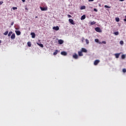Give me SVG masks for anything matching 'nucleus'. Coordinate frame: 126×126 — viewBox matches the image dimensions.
I'll list each match as a JSON object with an SVG mask.
<instances>
[{
  "instance_id": "1",
  "label": "nucleus",
  "mask_w": 126,
  "mask_h": 126,
  "mask_svg": "<svg viewBox=\"0 0 126 126\" xmlns=\"http://www.w3.org/2000/svg\"><path fill=\"white\" fill-rule=\"evenodd\" d=\"M68 21H69V22H70V23H71V24H72V25H74L75 24V23H74V21H73V19H69Z\"/></svg>"
},
{
  "instance_id": "2",
  "label": "nucleus",
  "mask_w": 126,
  "mask_h": 126,
  "mask_svg": "<svg viewBox=\"0 0 126 126\" xmlns=\"http://www.w3.org/2000/svg\"><path fill=\"white\" fill-rule=\"evenodd\" d=\"M95 31H96V32H99V33H101V32H102V30H101V29H100V28L99 27L95 28Z\"/></svg>"
},
{
  "instance_id": "3",
  "label": "nucleus",
  "mask_w": 126,
  "mask_h": 126,
  "mask_svg": "<svg viewBox=\"0 0 126 126\" xmlns=\"http://www.w3.org/2000/svg\"><path fill=\"white\" fill-rule=\"evenodd\" d=\"M100 63V60H96L94 61V65H97L98 64V63Z\"/></svg>"
},
{
  "instance_id": "4",
  "label": "nucleus",
  "mask_w": 126,
  "mask_h": 126,
  "mask_svg": "<svg viewBox=\"0 0 126 126\" xmlns=\"http://www.w3.org/2000/svg\"><path fill=\"white\" fill-rule=\"evenodd\" d=\"M81 51L82 53H87V50L84 48H82Z\"/></svg>"
},
{
  "instance_id": "5",
  "label": "nucleus",
  "mask_w": 126,
  "mask_h": 126,
  "mask_svg": "<svg viewBox=\"0 0 126 126\" xmlns=\"http://www.w3.org/2000/svg\"><path fill=\"white\" fill-rule=\"evenodd\" d=\"M15 33L18 36H19V35H21V32H20V31H15Z\"/></svg>"
},
{
  "instance_id": "6",
  "label": "nucleus",
  "mask_w": 126,
  "mask_h": 126,
  "mask_svg": "<svg viewBox=\"0 0 126 126\" xmlns=\"http://www.w3.org/2000/svg\"><path fill=\"white\" fill-rule=\"evenodd\" d=\"M11 39L12 40H14L15 39V33H12L11 36Z\"/></svg>"
},
{
  "instance_id": "7",
  "label": "nucleus",
  "mask_w": 126,
  "mask_h": 126,
  "mask_svg": "<svg viewBox=\"0 0 126 126\" xmlns=\"http://www.w3.org/2000/svg\"><path fill=\"white\" fill-rule=\"evenodd\" d=\"M73 58L77 60V59H78V55H77L76 53H75L74 55H73Z\"/></svg>"
},
{
  "instance_id": "8",
  "label": "nucleus",
  "mask_w": 126,
  "mask_h": 126,
  "mask_svg": "<svg viewBox=\"0 0 126 126\" xmlns=\"http://www.w3.org/2000/svg\"><path fill=\"white\" fill-rule=\"evenodd\" d=\"M53 29H54V30H56V31H58V30H60V28H59V26L54 27L53 28Z\"/></svg>"
},
{
  "instance_id": "9",
  "label": "nucleus",
  "mask_w": 126,
  "mask_h": 126,
  "mask_svg": "<svg viewBox=\"0 0 126 126\" xmlns=\"http://www.w3.org/2000/svg\"><path fill=\"white\" fill-rule=\"evenodd\" d=\"M61 55L63 56H66L67 55V53L65 51H62L61 52Z\"/></svg>"
},
{
  "instance_id": "10",
  "label": "nucleus",
  "mask_w": 126,
  "mask_h": 126,
  "mask_svg": "<svg viewBox=\"0 0 126 126\" xmlns=\"http://www.w3.org/2000/svg\"><path fill=\"white\" fill-rule=\"evenodd\" d=\"M58 43H59V44H60V45H62V44L63 43V40L62 39H60L58 40Z\"/></svg>"
},
{
  "instance_id": "11",
  "label": "nucleus",
  "mask_w": 126,
  "mask_h": 126,
  "mask_svg": "<svg viewBox=\"0 0 126 126\" xmlns=\"http://www.w3.org/2000/svg\"><path fill=\"white\" fill-rule=\"evenodd\" d=\"M85 18H86V16L85 15H83L81 17V20H84V19H85Z\"/></svg>"
},
{
  "instance_id": "12",
  "label": "nucleus",
  "mask_w": 126,
  "mask_h": 126,
  "mask_svg": "<svg viewBox=\"0 0 126 126\" xmlns=\"http://www.w3.org/2000/svg\"><path fill=\"white\" fill-rule=\"evenodd\" d=\"M78 54L80 57H82L83 56V54L82 53V51H78Z\"/></svg>"
},
{
  "instance_id": "13",
  "label": "nucleus",
  "mask_w": 126,
  "mask_h": 126,
  "mask_svg": "<svg viewBox=\"0 0 126 126\" xmlns=\"http://www.w3.org/2000/svg\"><path fill=\"white\" fill-rule=\"evenodd\" d=\"M120 55H121V53H117L115 54V56L116 58V59H119V57H120Z\"/></svg>"
},
{
  "instance_id": "14",
  "label": "nucleus",
  "mask_w": 126,
  "mask_h": 126,
  "mask_svg": "<svg viewBox=\"0 0 126 126\" xmlns=\"http://www.w3.org/2000/svg\"><path fill=\"white\" fill-rule=\"evenodd\" d=\"M40 8L42 11H45V10H47V8L46 7H40Z\"/></svg>"
},
{
  "instance_id": "15",
  "label": "nucleus",
  "mask_w": 126,
  "mask_h": 126,
  "mask_svg": "<svg viewBox=\"0 0 126 126\" xmlns=\"http://www.w3.org/2000/svg\"><path fill=\"white\" fill-rule=\"evenodd\" d=\"M36 44L39 46L41 48H44V45L41 43H36Z\"/></svg>"
},
{
  "instance_id": "16",
  "label": "nucleus",
  "mask_w": 126,
  "mask_h": 126,
  "mask_svg": "<svg viewBox=\"0 0 126 126\" xmlns=\"http://www.w3.org/2000/svg\"><path fill=\"white\" fill-rule=\"evenodd\" d=\"M31 35H32V38H35V33L34 32H31Z\"/></svg>"
},
{
  "instance_id": "17",
  "label": "nucleus",
  "mask_w": 126,
  "mask_h": 126,
  "mask_svg": "<svg viewBox=\"0 0 126 126\" xmlns=\"http://www.w3.org/2000/svg\"><path fill=\"white\" fill-rule=\"evenodd\" d=\"M59 53V51L58 50H56L53 53L54 56H56Z\"/></svg>"
},
{
  "instance_id": "18",
  "label": "nucleus",
  "mask_w": 126,
  "mask_h": 126,
  "mask_svg": "<svg viewBox=\"0 0 126 126\" xmlns=\"http://www.w3.org/2000/svg\"><path fill=\"white\" fill-rule=\"evenodd\" d=\"M27 45H28V47H31L32 44H31V42L30 41H28L27 42Z\"/></svg>"
},
{
  "instance_id": "19",
  "label": "nucleus",
  "mask_w": 126,
  "mask_h": 126,
  "mask_svg": "<svg viewBox=\"0 0 126 126\" xmlns=\"http://www.w3.org/2000/svg\"><path fill=\"white\" fill-rule=\"evenodd\" d=\"M90 24L91 25H94L96 24V22L95 21L91 22Z\"/></svg>"
},
{
  "instance_id": "20",
  "label": "nucleus",
  "mask_w": 126,
  "mask_h": 126,
  "mask_svg": "<svg viewBox=\"0 0 126 126\" xmlns=\"http://www.w3.org/2000/svg\"><path fill=\"white\" fill-rule=\"evenodd\" d=\"M115 20L116 22H120V18L117 17L115 18Z\"/></svg>"
},
{
  "instance_id": "21",
  "label": "nucleus",
  "mask_w": 126,
  "mask_h": 126,
  "mask_svg": "<svg viewBox=\"0 0 126 126\" xmlns=\"http://www.w3.org/2000/svg\"><path fill=\"white\" fill-rule=\"evenodd\" d=\"M85 8H86V6H82L81 7H80V9L82 10V9H85Z\"/></svg>"
},
{
  "instance_id": "22",
  "label": "nucleus",
  "mask_w": 126,
  "mask_h": 126,
  "mask_svg": "<svg viewBox=\"0 0 126 126\" xmlns=\"http://www.w3.org/2000/svg\"><path fill=\"white\" fill-rule=\"evenodd\" d=\"M8 34V31H6L5 32L3 33V35H5V36H6Z\"/></svg>"
},
{
  "instance_id": "23",
  "label": "nucleus",
  "mask_w": 126,
  "mask_h": 126,
  "mask_svg": "<svg viewBox=\"0 0 126 126\" xmlns=\"http://www.w3.org/2000/svg\"><path fill=\"white\" fill-rule=\"evenodd\" d=\"M11 34H12V32H9L8 34V37H10V36H11Z\"/></svg>"
},
{
  "instance_id": "24",
  "label": "nucleus",
  "mask_w": 126,
  "mask_h": 126,
  "mask_svg": "<svg viewBox=\"0 0 126 126\" xmlns=\"http://www.w3.org/2000/svg\"><path fill=\"white\" fill-rule=\"evenodd\" d=\"M104 7H105L106 8H111V6H109L107 5H104Z\"/></svg>"
},
{
  "instance_id": "25",
  "label": "nucleus",
  "mask_w": 126,
  "mask_h": 126,
  "mask_svg": "<svg viewBox=\"0 0 126 126\" xmlns=\"http://www.w3.org/2000/svg\"><path fill=\"white\" fill-rule=\"evenodd\" d=\"M122 59H126V55H122Z\"/></svg>"
},
{
  "instance_id": "26",
  "label": "nucleus",
  "mask_w": 126,
  "mask_h": 126,
  "mask_svg": "<svg viewBox=\"0 0 126 126\" xmlns=\"http://www.w3.org/2000/svg\"><path fill=\"white\" fill-rule=\"evenodd\" d=\"M95 42H96V43H98L99 42V39H94Z\"/></svg>"
},
{
  "instance_id": "27",
  "label": "nucleus",
  "mask_w": 126,
  "mask_h": 126,
  "mask_svg": "<svg viewBox=\"0 0 126 126\" xmlns=\"http://www.w3.org/2000/svg\"><path fill=\"white\" fill-rule=\"evenodd\" d=\"M115 35H119V32H114Z\"/></svg>"
},
{
  "instance_id": "28",
  "label": "nucleus",
  "mask_w": 126,
  "mask_h": 126,
  "mask_svg": "<svg viewBox=\"0 0 126 126\" xmlns=\"http://www.w3.org/2000/svg\"><path fill=\"white\" fill-rule=\"evenodd\" d=\"M120 43L121 44V45H123L124 44V41L123 40L120 41Z\"/></svg>"
},
{
  "instance_id": "29",
  "label": "nucleus",
  "mask_w": 126,
  "mask_h": 126,
  "mask_svg": "<svg viewBox=\"0 0 126 126\" xmlns=\"http://www.w3.org/2000/svg\"><path fill=\"white\" fill-rule=\"evenodd\" d=\"M86 42L87 44H89V40L87 39H86Z\"/></svg>"
},
{
  "instance_id": "30",
  "label": "nucleus",
  "mask_w": 126,
  "mask_h": 126,
  "mask_svg": "<svg viewBox=\"0 0 126 126\" xmlns=\"http://www.w3.org/2000/svg\"><path fill=\"white\" fill-rule=\"evenodd\" d=\"M123 72H124V73H126V68L123 69Z\"/></svg>"
},
{
  "instance_id": "31",
  "label": "nucleus",
  "mask_w": 126,
  "mask_h": 126,
  "mask_svg": "<svg viewBox=\"0 0 126 126\" xmlns=\"http://www.w3.org/2000/svg\"><path fill=\"white\" fill-rule=\"evenodd\" d=\"M12 9H13V10H15V9H17V7H13L12 8Z\"/></svg>"
},
{
  "instance_id": "32",
  "label": "nucleus",
  "mask_w": 126,
  "mask_h": 126,
  "mask_svg": "<svg viewBox=\"0 0 126 126\" xmlns=\"http://www.w3.org/2000/svg\"><path fill=\"white\" fill-rule=\"evenodd\" d=\"M94 11H95V12H97L98 11V10H97V9H96V8H94Z\"/></svg>"
},
{
  "instance_id": "33",
  "label": "nucleus",
  "mask_w": 126,
  "mask_h": 126,
  "mask_svg": "<svg viewBox=\"0 0 126 126\" xmlns=\"http://www.w3.org/2000/svg\"><path fill=\"white\" fill-rule=\"evenodd\" d=\"M67 16H68V18H71V15H69V14H68V15H67Z\"/></svg>"
},
{
  "instance_id": "34",
  "label": "nucleus",
  "mask_w": 126,
  "mask_h": 126,
  "mask_svg": "<svg viewBox=\"0 0 126 126\" xmlns=\"http://www.w3.org/2000/svg\"><path fill=\"white\" fill-rule=\"evenodd\" d=\"M2 3H3V1H0V5H1V4H2Z\"/></svg>"
},
{
  "instance_id": "35",
  "label": "nucleus",
  "mask_w": 126,
  "mask_h": 126,
  "mask_svg": "<svg viewBox=\"0 0 126 126\" xmlns=\"http://www.w3.org/2000/svg\"><path fill=\"white\" fill-rule=\"evenodd\" d=\"M14 24V22H12L11 24V26H12Z\"/></svg>"
},
{
  "instance_id": "36",
  "label": "nucleus",
  "mask_w": 126,
  "mask_h": 126,
  "mask_svg": "<svg viewBox=\"0 0 126 126\" xmlns=\"http://www.w3.org/2000/svg\"><path fill=\"white\" fill-rule=\"evenodd\" d=\"M102 43H103V44H106L107 42H106V41H102Z\"/></svg>"
},
{
  "instance_id": "37",
  "label": "nucleus",
  "mask_w": 126,
  "mask_h": 126,
  "mask_svg": "<svg viewBox=\"0 0 126 126\" xmlns=\"http://www.w3.org/2000/svg\"><path fill=\"white\" fill-rule=\"evenodd\" d=\"M125 17H126V19H124V20L125 22H126V15Z\"/></svg>"
},
{
  "instance_id": "38",
  "label": "nucleus",
  "mask_w": 126,
  "mask_h": 126,
  "mask_svg": "<svg viewBox=\"0 0 126 126\" xmlns=\"http://www.w3.org/2000/svg\"><path fill=\"white\" fill-rule=\"evenodd\" d=\"M89 1H94V0H89Z\"/></svg>"
},
{
  "instance_id": "39",
  "label": "nucleus",
  "mask_w": 126,
  "mask_h": 126,
  "mask_svg": "<svg viewBox=\"0 0 126 126\" xmlns=\"http://www.w3.org/2000/svg\"><path fill=\"white\" fill-rule=\"evenodd\" d=\"M120 0V1H124V0Z\"/></svg>"
},
{
  "instance_id": "40",
  "label": "nucleus",
  "mask_w": 126,
  "mask_h": 126,
  "mask_svg": "<svg viewBox=\"0 0 126 126\" xmlns=\"http://www.w3.org/2000/svg\"><path fill=\"white\" fill-rule=\"evenodd\" d=\"M23 2H25V0H22Z\"/></svg>"
},
{
  "instance_id": "41",
  "label": "nucleus",
  "mask_w": 126,
  "mask_h": 126,
  "mask_svg": "<svg viewBox=\"0 0 126 126\" xmlns=\"http://www.w3.org/2000/svg\"><path fill=\"white\" fill-rule=\"evenodd\" d=\"M26 10H28V8H25Z\"/></svg>"
},
{
  "instance_id": "42",
  "label": "nucleus",
  "mask_w": 126,
  "mask_h": 126,
  "mask_svg": "<svg viewBox=\"0 0 126 126\" xmlns=\"http://www.w3.org/2000/svg\"><path fill=\"white\" fill-rule=\"evenodd\" d=\"M15 29H16V30H18V29H17V28H15Z\"/></svg>"
},
{
  "instance_id": "43",
  "label": "nucleus",
  "mask_w": 126,
  "mask_h": 126,
  "mask_svg": "<svg viewBox=\"0 0 126 126\" xmlns=\"http://www.w3.org/2000/svg\"><path fill=\"white\" fill-rule=\"evenodd\" d=\"M0 44H1V40H0Z\"/></svg>"
},
{
  "instance_id": "44",
  "label": "nucleus",
  "mask_w": 126,
  "mask_h": 126,
  "mask_svg": "<svg viewBox=\"0 0 126 126\" xmlns=\"http://www.w3.org/2000/svg\"><path fill=\"white\" fill-rule=\"evenodd\" d=\"M37 16H36V17H35V18H37Z\"/></svg>"
}]
</instances>
